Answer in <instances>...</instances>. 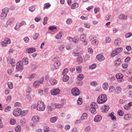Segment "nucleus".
I'll return each instance as SVG.
<instances>
[{"instance_id":"17","label":"nucleus","mask_w":132,"mask_h":132,"mask_svg":"<svg viewBox=\"0 0 132 132\" xmlns=\"http://www.w3.org/2000/svg\"><path fill=\"white\" fill-rule=\"evenodd\" d=\"M121 39L119 38H118L114 40V44L116 45H119L121 43Z\"/></svg>"},{"instance_id":"26","label":"nucleus","mask_w":132,"mask_h":132,"mask_svg":"<svg viewBox=\"0 0 132 132\" xmlns=\"http://www.w3.org/2000/svg\"><path fill=\"white\" fill-rule=\"evenodd\" d=\"M84 78V75L83 74H79L77 76V78L78 80H81Z\"/></svg>"},{"instance_id":"28","label":"nucleus","mask_w":132,"mask_h":132,"mask_svg":"<svg viewBox=\"0 0 132 132\" xmlns=\"http://www.w3.org/2000/svg\"><path fill=\"white\" fill-rule=\"evenodd\" d=\"M109 107L108 105H104L102 107V109L104 110V112H106L109 109Z\"/></svg>"},{"instance_id":"59","label":"nucleus","mask_w":132,"mask_h":132,"mask_svg":"<svg viewBox=\"0 0 132 132\" xmlns=\"http://www.w3.org/2000/svg\"><path fill=\"white\" fill-rule=\"evenodd\" d=\"M9 10L7 8H5L2 10V12H3L5 13L6 14H7L9 12Z\"/></svg>"},{"instance_id":"39","label":"nucleus","mask_w":132,"mask_h":132,"mask_svg":"<svg viewBox=\"0 0 132 132\" xmlns=\"http://www.w3.org/2000/svg\"><path fill=\"white\" fill-rule=\"evenodd\" d=\"M118 18L120 19L125 20L126 18V16H125L123 14H121L118 16Z\"/></svg>"},{"instance_id":"36","label":"nucleus","mask_w":132,"mask_h":132,"mask_svg":"<svg viewBox=\"0 0 132 132\" xmlns=\"http://www.w3.org/2000/svg\"><path fill=\"white\" fill-rule=\"evenodd\" d=\"M115 91L117 94H119L121 91V88L119 86L117 87L115 89Z\"/></svg>"},{"instance_id":"6","label":"nucleus","mask_w":132,"mask_h":132,"mask_svg":"<svg viewBox=\"0 0 132 132\" xmlns=\"http://www.w3.org/2000/svg\"><path fill=\"white\" fill-rule=\"evenodd\" d=\"M58 58L59 57H58L56 56L54 57L53 59V60L54 62H55L54 64V67L56 69H58L59 67V66L61 64V63L60 61H56V60H57Z\"/></svg>"},{"instance_id":"33","label":"nucleus","mask_w":132,"mask_h":132,"mask_svg":"<svg viewBox=\"0 0 132 132\" xmlns=\"http://www.w3.org/2000/svg\"><path fill=\"white\" fill-rule=\"evenodd\" d=\"M96 109L95 108H90L89 109V111L92 113L94 114L97 113Z\"/></svg>"},{"instance_id":"45","label":"nucleus","mask_w":132,"mask_h":132,"mask_svg":"<svg viewBox=\"0 0 132 132\" xmlns=\"http://www.w3.org/2000/svg\"><path fill=\"white\" fill-rule=\"evenodd\" d=\"M79 39L77 37H75L73 39V42L75 43H77L79 42Z\"/></svg>"},{"instance_id":"49","label":"nucleus","mask_w":132,"mask_h":132,"mask_svg":"<svg viewBox=\"0 0 132 132\" xmlns=\"http://www.w3.org/2000/svg\"><path fill=\"white\" fill-rule=\"evenodd\" d=\"M50 128L48 126H45L44 127V130L45 132H48L50 131Z\"/></svg>"},{"instance_id":"61","label":"nucleus","mask_w":132,"mask_h":132,"mask_svg":"<svg viewBox=\"0 0 132 132\" xmlns=\"http://www.w3.org/2000/svg\"><path fill=\"white\" fill-rule=\"evenodd\" d=\"M39 34L38 33H36L35 34V36L33 38L34 40H36L39 36Z\"/></svg>"},{"instance_id":"50","label":"nucleus","mask_w":132,"mask_h":132,"mask_svg":"<svg viewBox=\"0 0 132 132\" xmlns=\"http://www.w3.org/2000/svg\"><path fill=\"white\" fill-rule=\"evenodd\" d=\"M65 48V46L64 45H61L60 47L59 48V49L61 52H63L64 51V48Z\"/></svg>"},{"instance_id":"51","label":"nucleus","mask_w":132,"mask_h":132,"mask_svg":"<svg viewBox=\"0 0 132 132\" xmlns=\"http://www.w3.org/2000/svg\"><path fill=\"white\" fill-rule=\"evenodd\" d=\"M82 99L79 97L77 100L78 104L79 105H81L82 104Z\"/></svg>"},{"instance_id":"15","label":"nucleus","mask_w":132,"mask_h":132,"mask_svg":"<svg viewBox=\"0 0 132 132\" xmlns=\"http://www.w3.org/2000/svg\"><path fill=\"white\" fill-rule=\"evenodd\" d=\"M36 51L35 48H30L27 49V51L29 53H31L35 52Z\"/></svg>"},{"instance_id":"4","label":"nucleus","mask_w":132,"mask_h":132,"mask_svg":"<svg viewBox=\"0 0 132 132\" xmlns=\"http://www.w3.org/2000/svg\"><path fill=\"white\" fill-rule=\"evenodd\" d=\"M44 80V78L43 77H42L39 80H36L34 82L33 84L34 87L35 88L39 87L40 84L43 83Z\"/></svg>"},{"instance_id":"25","label":"nucleus","mask_w":132,"mask_h":132,"mask_svg":"<svg viewBox=\"0 0 132 132\" xmlns=\"http://www.w3.org/2000/svg\"><path fill=\"white\" fill-rule=\"evenodd\" d=\"M109 87L108 84L107 82H105L103 84V88L105 90H107Z\"/></svg>"},{"instance_id":"55","label":"nucleus","mask_w":132,"mask_h":132,"mask_svg":"<svg viewBox=\"0 0 132 132\" xmlns=\"http://www.w3.org/2000/svg\"><path fill=\"white\" fill-rule=\"evenodd\" d=\"M111 41V38L109 37H106L105 39L106 43H110Z\"/></svg>"},{"instance_id":"43","label":"nucleus","mask_w":132,"mask_h":132,"mask_svg":"<svg viewBox=\"0 0 132 132\" xmlns=\"http://www.w3.org/2000/svg\"><path fill=\"white\" fill-rule=\"evenodd\" d=\"M49 29L51 31H54L56 30V28L55 26H52L49 27Z\"/></svg>"},{"instance_id":"2","label":"nucleus","mask_w":132,"mask_h":132,"mask_svg":"<svg viewBox=\"0 0 132 132\" xmlns=\"http://www.w3.org/2000/svg\"><path fill=\"white\" fill-rule=\"evenodd\" d=\"M107 100V96L105 94L99 95L97 99V102L99 104L105 103Z\"/></svg>"},{"instance_id":"8","label":"nucleus","mask_w":132,"mask_h":132,"mask_svg":"<svg viewBox=\"0 0 132 132\" xmlns=\"http://www.w3.org/2000/svg\"><path fill=\"white\" fill-rule=\"evenodd\" d=\"M116 77L118 81L119 82H121L123 81V76L121 73L117 74L116 75Z\"/></svg>"},{"instance_id":"20","label":"nucleus","mask_w":132,"mask_h":132,"mask_svg":"<svg viewBox=\"0 0 132 132\" xmlns=\"http://www.w3.org/2000/svg\"><path fill=\"white\" fill-rule=\"evenodd\" d=\"M22 61V63L25 65H27L29 63L28 59L26 57H24L23 58Z\"/></svg>"},{"instance_id":"29","label":"nucleus","mask_w":132,"mask_h":132,"mask_svg":"<svg viewBox=\"0 0 132 132\" xmlns=\"http://www.w3.org/2000/svg\"><path fill=\"white\" fill-rule=\"evenodd\" d=\"M21 130V127L19 125L17 126L15 128V130L16 132H20Z\"/></svg>"},{"instance_id":"54","label":"nucleus","mask_w":132,"mask_h":132,"mask_svg":"<svg viewBox=\"0 0 132 132\" xmlns=\"http://www.w3.org/2000/svg\"><path fill=\"white\" fill-rule=\"evenodd\" d=\"M26 24V22L24 21H22L20 23L19 26L20 27L22 26H25Z\"/></svg>"},{"instance_id":"42","label":"nucleus","mask_w":132,"mask_h":132,"mask_svg":"<svg viewBox=\"0 0 132 132\" xmlns=\"http://www.w3.org/2000/svg\"><path fill=\"white\" fill-rule=\"evenodd\" d=\"M35 10V7L34 6H32L29 7V10L31 12H33Z\"/></svg>"},{"instance_id":"58","label":"nucleus","mask_w":132,"mask_h":132,"mask_svg":"<svg viewBox=\"0 0 132 132\" xmlns=\"http://www.w3.org/2000/svg\"><path fill=\"white\" fill-rule=\"evenodd\" d=\"M16 123V120L15 119H11L10 120V123L11 124L14 125Z\"/></svg>"},{"instance_id":"37","label":"nucleus","mask_w":132,"mask_h":132,"mask_svg":"<svg viewBox=\"0 0 132 132\" xmlns=\"http://www.w3.org/2000/svg\"><path fill=\"white\" fill-rule=\"evenodd\" d=\"M86 38V35L84 34H81V35L80 37V40L83 42V41L85 40Z\"/></svg>"},{"instance_id":"38","label":"nucleus","mask_w":132,"mask_h":132,"mask_svg":"<svg viewBox=\"0 0 132 132\" xmlns=\"http://www.w3.org/2000/svg\"><path fill=\"white\" fill-rule=\"evenodd\" d=\"M91 43L93 45H97L98 44V42L97 40L94 39L91 41Z\"/></svg>"},{"instance_id":"53","label":"nucleus","mask_w":132,"mask_h":132,"mask_svg":"<svg viewBox=\"0 0 132 132\" xmlns=\"http://www.w3.org/2000/svg\"><path fill=\"white\" fill-rule=\"evenodd\" d=\"M115 50L116 51L117 53H119L121 52L122 51V48H119L115 49Z\"/></svg>"},{"instance_id":"24","label":"nucleus","mask_w":132,"mask_h":132,"mask_svg":"<svg viewBox=\"0 0 132 132\" xmlns=\"http://www.w3.org/2000/svg\"><path fill=\"white\" fill-rule=\"evenodd\" d=\"M50 84L52 85H55L57 83V81L55 79H51L50 81Z\"/></svg>"},{"instance_id":"34","label":"nucleus","mask_w":132,"mask_h":132,"mask_svg":"<svg viewBox=\"0 0 132 132\" xmlns=\"http://www.w3.org/2000/svg\"><path fill=\"white\" fill-rule=\"evenodd\" d=\"M131 117L130 114H125L124 119L125 120H127L130 118Z\"/></svg>"},{"instance_id":"30","label":"nucleus","mask_w":132,"mask_h":132,"mask_svg":"<svg viewBox=\"0 0 132 132\" xmlns=\"http://www.w3.org/2000/svg\"><path fill=\"white\" fill-rule=\"evenodd\" d=\"M57 117H53L50 119V122L52 123L55 122L57 120Z\"/></svg>"},{"instance_id":"3","label":"nucleus","mask_w":132,"mask_h":132,"mask_svg":"<svg viewBox=\"0 0 132 132\" xmlns=\"http://www.w3.org/2000/svg\"><path fill=\"white\" fill-rule=\"evenodd\" d=\"M72 94L74 96L79 95L80 94V92L79 89L76 87L73 88L71 90Z\"/></svg>"},{"instance_id":"5","label":"nucleus","mask_w":132,"mask_h":132,"mask_svg":"<svg viewBox=\"0 0 132 132\" xmlns=\"http://www.w3.org/2000/svg\"><path fill=\"white\" fill-rule=\"evenodd\" d=\"M23 63L21 61H19L16 64V70L17 71L21 72L23 69V66L22 65Z\"/></svg>"},{"instance_id":"32","label":"nucleus","mask_w":132,"mask_h":132,"mask_svg":"<svg viewBox=\"0 0 132 132\" xmlns=\"http://www.w3.org/2000/svg\"><path fill=\"white\" fill-rule=\"evenodd\" d=\"M69 76L67 75L63 76L62 80L64 82H67L69 80Z\"/></svg>"},{"instance_id":"14","label":"nucleus","mask_w":132,"mask_h":132,"mask_svg":"<svg viewBox=\"0 0 132 132\" xmlns=\"http://www.w3.org/2000/svg\"><path fill=\"white\" fill-rule=\"evenodd\" d=\"M121 62V59L119 58L115 61L114 63V65L116 67L118 66L120 64Z\"/></svg>"},{"instance_id":"11","label":"nucleus","mask_w":132,"mask_h":132,"mask_svg":"<svg viewBox=\"0 0 132 132\" xmlns=\"http://www.w3.org/2000/svg\"><path fill=\"white\" fill-rule=\"evenodd\" d=\"M60 92V90L59 89H54L51 91V94L53 95H56L59 94Z\"/></svg>"},{"instance_id":"57","label":"nucleus","mask_w":132,"mask_h":132,"mask_svg":"<svg viewBox=\"0 0 132 132\" xmlns=\"http://www.w3.org/2000/svg\"><path fill=\"white\" fill-rule=\"evenodd\" d=\"M48 18L47 17H44L43 20V24L44 25L46 24L47 23Z\"/></svg>"},{"instance_id":"64","label":"nucleus","mask_w":132,"mask_h":132,"mask_svg":"<svg viewBox=\"0 0 132 132\" xmlns=\"http://www.w3.org/2000/svg\"><path fill=\"white\" fill-rule=\"evenodd\" d=\"M132 35V34L131 32L127 33L125 35V37L126 38H128L131 37Z\"/></svg>"},{"instance_id":"19","label":"nucleus","mask_w":132,"mask_h":132,"mask_svg":"<svg viewBox=\"0 0 132 132\" xmlns=\"http://www.w3.org/2000/svg\"><path fill=\"white\" fill-rule=\"evenodd\" d=\"M90 108H93L97 109L98 107V106L96 103L95 102H92L90 104Z\"/></svg>"},{"instance_id":"1","label":"nucleus","mask_w":132,"mask_h":132,"mask_svg":"<svg viewBox=\"0 0 132 132\" xmlns=\"http://www.w3.org/2000/svg\"><path fill=\"white\" fill-rule=\"evenodd\" d=\"M32 107L35 108H36L37 110L39 111H44L45 109V106L43 102L39 101L36 104H33Z\"/></svg>"},{"instance_id":"7","label":"nucleus","mask_w":132,"mask_h":132,"mask_svg":"<svg viewBox=\"0 0 132 132\" xmlns=\"http://www.w3.org/2000/svg\"><path fill=\"white\" fill-rule=\"evenodd\" d=\"M21 110L19 108H17L14 110L13 114L14 116L15 117H17L20 116L21 114Z\"/></svg>"},{"instance_id":"12","label":"nucleus","mask_w":132,"mask_h":132,"mask_svg":"<svg viewBox=\"0 0 132 132\" xmlns=\"http://www.w3.org/2000/svg\"><path fill=\"white\" fill-rule=\"evenodd\" d=\"M97 59L100 61H102L104 60L105 58L101 54H98L96 56Z\"/></svg>"},{"instance_id":"60","label":"nucleus","mask_w":132,"mask_h":132,"mask_svg":"<svg viewBox=\"0 0 132 132\" xmlns=\"http://www.w3.org/2000/svg\"><path fill=\"white\" fill-rule=\"evenodd\" d=\"M11 108V107L10 106L6 107L4 109V111L5 112H7L10 110V109Z\"/></svg>"},{"instance_id":"52","label":"nucleus","mask_w":132,"mask_h":132,"mask_svg":"<svg viewBox=\"0 0 132 132\" xmlns=\"http://www.w3.org/2000/svg\"><path fill=\"white\" fill-rule=\"evenodd\" d=\"M62 36V34L61 32H59L57 35V36L55 38L57 39H59L61 38Z\"/></svg>"},{"instance_id":"47","label":"nucleus","mask_w":132,"mask_h":132,"mask_svg":"<svg viewBox=\"0 0 132 132\" xmlns=\"http://www.w3.org/2000/svg\"><path fill=\"white\" fill-rule=\"evenodd\" d=\"M28 113V111L27 110H24L22 111H21V115L22 116H24Z\"/></svg>"},{"instance_id":"22","label":"nucleus","mask_w":132,"mask_h":132,"mask_svg":"<svg viewBox=\"0 0 132 132\" xmlns=\"http://www.w3.org/2000/svg\"><path fill=\"white\" fill-rule=\"evenodd\" d=\"M51 6V4L48 3L45 4L44 5V7L43 8V9L44 10H45L46 9H48Z\"/></svg>"},{"instance_id":"31","label":"nucleus","mask_w":132,"mask_h":132,"mask_svg":"<svg viewBox=\"0 0 132 132\" xmlns=\"http://www.w3.org/2000/svg\"><path fill=\"white\" fill-rule=\"evenodd\" d=\"M79 6L78 4L77 3H75L72 5L71 6V9H73L78 7Z\"/></svg>"},{"instance_id":"56","label":"nucleus","mask_w":132,"mask_h":132,"mask_svg":"<svg viewBox=\"0 0 132 132\" xmlns=\"http://www.w3.org/2000/svg\"><path fill=\"white\" fill-rule=\"evenodd\" d=\"M115 88L113 86H111L109 88V91L110 92H113L115 90Z\"/></svg>"},{"instance_id":"62","label":"nucleus","mask_w":132,"mask_h":132,"mask_svg":"<svg viewBox=\"0 0 132 132\" xmlns=\"http://www.w3.org/2000/svg\"><path fill=\"white\" fill-rule=\"evenodd\" d=\"M117 54L116 51L114 50L112 52L111 56V57H112L116 55Z\"/></svg>"},{"instance_id":"9","label":"nucleus","mask_w":132,"mask_h":132,"mask_svg":"<svg viewBox=\"0 0 132 132\" xmlns=\"http://www.w3.org/2000/svg\"><path fill=\"white\" fill-rule=\"evenodd\" d=\"M11 40L9 38H6L5 39L4 41L1 42L2 45L3 46H6L7 44L11 43Z\"/></svg>"},{"instance_id":"13","label":"nucleus","mask_w":132,"mask_h":132,"mask_svg":"<svg viewBox=\"0 0 132 132\" xmlns=\"http://www.w3.org/2000/svg\"><path fill=\"white\" fill-rule=\"evenodd\" d=\"M14 21L15 19L14 18H11L8 19L6 24L7 25L11 24L14 22Z\"/></svg>"},{"instance_id":"16","label":"nucleus","mask_w":132,"mask_h":132,"mask_svg":"<svg viewBox=\"0 0 132 132\" xmlns=\"http://www.w3.org/2000/svg\"><path fill=\"white\" fill-rule=\"evenodd\" d=\"M102 119L101 116L98 115L95 117L94 119V121L95 122H100Z\"/></svg>"},{"instance_id":"27","label":"nucleus","mask_w":132,"mask_h":132,"mask_svg":"<svg viewBox=\"0 0 132 132\" xmlns=\"http://www.w3.org/2000/svg\"><path fill=\"white\" fill-rule=\"evenodd\" d=\"M47 111L49 113H51L53 111L52 108L50 105L48 106H47Z\"/></svg>"},{"instance_id":"18","label":"nucleus","mask_w":132,"mask_h":132,"mask_svg":"<svg viewBox=\"0 0 132 132\" xmlns=\"http://www.w3.org/2000/svg\"><path fill=\"white\" fill-rule=\"evenodd\" d=\"M88 117L87 114L86 113H84L82 114V116L80 118V120L83 121L87 119Z\"/></svg>"},{"instance_id":"41","label":"nucleus","mask_w":132,"mask_h":132,"mask_svg":"<svg viewBox=\"0 0 132 132\" xmlns=\"http://www.w3.org/2000/svg\"><path fill=\"white\" fill-rule=\"evenodd\" d=\"M7 14H6L5 13L3 12L2 13L1 16V19H3L5 18Z\"/></svg>"},{"instance_id":"46","label":"nucleus","mask_w":132,"mask_h":132,"mask_svg":"<svg viewBox=\"0 0 132 132\" xmlns=\"http://www.w3.org/2000/svg\"><path fill=\"white\" fill-rule=\"evenodd\" d=\"M7 85L8 87L10 89H11L13 88V84L12 82H8L7 83Z\"/></svg>"},{"instance_id":"40","label":"nucleus","mask_w":132,"mask_h":132,"mask_svg":"<svg viewBox=\"0 0 132 132\" xmlns=\"http://www.w3.org/2000/svg\"><path fill=\"white\" fill-rule=\"evenodd\" d=\"M118 114L120 116H122L124 114L123 111L121 110H119L118 112Z\"/></svg>"},{"instance_id":"48","label":"nucleus","mask_w":132,"mask_h":132,"mask_svg":"<svg viewBox=\"0 0 132 132\" xmlns=\"http://www.w3.org/2000/svg\"><path fill=\"white\" fill-rule=\"evenodd\" d=\"M53 105H54L55 106V108H60L62 106V105L61 104L55 103Z\"/></svg>"},{"instance_id":"44","label":"nucleus","mask_w":132,"mask_h":132,"mask_svg":"<svg viewBox=\"0 0 132 132\" xmlns=\"http://www.w3.org/2000/svg\"><path fill=\"white\" fill-rule=\"evenodd\" d=\"M68 69L67 68H65L62 72V75L63 76L67 75L66 74L68 72Z\"/></svg>"},{"instance_id":"63","label":"nucleus","mask_w":132,"mask_h":132,"mask_svg":"<svg viewBox=\"0 0 132 132\" xmlns=\"http://www.w3.org/2000/svg\"><path fill=\"white\" fill-rule=\"evenodd\" d=\"M90 56L88 55H85L84 60L85 61L89 60H90Z\"/></svg>"},{"instance_id":"10","label":"nucleus","mask_w":132,"mask_h":132,"mask_svg":"<svg viewBox=\"0 0 132 132\" xmlns=\"http://www.w3.org/2000/svg\"><path fill=\"white\" fill-rule=\"evenodd\" d=\"M7 62L11 65L12 67H14L15 65V61L14 59H11L10 57H8L7 60Z\"/></svg>"},{"instance_id":"21","label":"nucleus","mask_w":132,"mask_h":132,"mask_svg":"<svg viewBox=\"0 0 132 132\" xmlns=\"http://www.w3.org/2000/svg\"><path fill=\"white\" fill-rule=\"evenodd\" d=\"M114 113L112 112L109 114V116L111 119L113 120H115L116 119V117L114 116Z\"/></svg>"},{"instance_id":"23","label":"nucleus","mask_w":132,"mask_h":132,"mask_svg":"<svg viewBox=\"0 0 132 132\" xmlns=\"http://www.w3.org/2000/svg\"><path fill=\"white\" fill-rule=\"evenodd\" d=\"M39 117L38 116H35L33 117L32 119V120L34 122H36L39 121Z\"/></svg>"},{"instance_id":"35","label":"nucleus","mask_w":132,"mask_h":132,"mask_svg":"<svg viewBox=\"0 0 132 132\" xmlns=\"http://www.w3.org/2000/svg\"><path fill=\"white\" fill-rule=\"evenodd\" d=\"M83 61V59L81 56H78L77 58V61L78 63H81Z\"/></svg>"}]
</instances>
